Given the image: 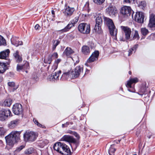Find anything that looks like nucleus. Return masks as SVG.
<instances>
[{"mask_svg": "<svg viewBox=\"0 0 155 155\" xmlns=\"http://www.w3.org/2000/svg\"><path fill=\"white\" fill-rule=\"evenodd\" d=\"M10 53L9 49H7L0 52V59H7Z\"/></svg>", "mask_w": 155, "mask_h": 155, "instance_id": "obj_21", "label": "nucleus"}, {"mask_svg": "<svg viewBox=\"0 0 155 155\" xmlns=\"http://www.w3.org/2000/svg\"><path fill=\"white\" fill-rule=\"evenodd\" d=\"M72 74L71 71L64 72L62 74L61 80L62 81L68 80L69 78H72Z\"/></svg>", "mask_w": 155, "mask_h": 155, "instance_id": "obj_20", "label": "nucleus"}, {"mask_svg": "<svg viewBox=\"0 0 155 155\" xmlns=\"http://www.w3.org/2000/svg\"><path fill=\"white\" fill-rule=\"evenodd\" d=\"M50 54L51 55V57H52L53 60L54 59L57 58L58 57V54L57 52H54L52 54Z\"/></svg>", "mask_w": 155, "mask_h": 155, "instance_id": "obj_46", "label": "nucleus"}, {"mask_svg": "<svg viewBox=\"0 0 155 155\" xmlns=\"http://www.w3.org/2000/svg\"><path fill=\"white\" fill-rule=\"evenodd\" d=\"M61 140L69 143L72 149L74 150H75L79 145V143L78 140L75 139L73 137L69 135L64 136L61 138Z\"/></svg>", "mask_w": 155, "mask_h": 155, "instance_id": "obj_4", "label": "nucleus"}, {"mask_svg": "<svg viewBox=\"0 0 155 155\" xmlns=\"http://www.w3.org/2000/svg\"><path fill=\"white\" fill-rule=\"evenodd\" d=\"M104 21L108 27L111 35L112 36H115L114 39H117L116 35L117 33V30L112 20L109 18L104 17Z\"/></svg>", "mask_w": 155, "mask_h": 155, "instance_id": "obj_3", "label": "nucleus"}, {"mask_svg": "<svg viewBox=\"0 0 155 155\" xmlns=\"http://www.w3.org/2000/svg\"><path fill=\"white\" fill-rule=\"evenodd\" d=\"M58 65L55 64H54V65L52 66V69L54 71H55L56 69L58 68Z\"/></svg>", "mask_w": 155, "mask_h": 155, "instance_id": "obj_55", "label": "nucleus"}, {"mask_svg": "<svg viewBox=\"0 0 155 155\" xmlns=\"http://www.w3.org/2000/svg\"><path fill=\"white\" fill-rule=\"evenodd\" d=\"M61 73V70L52 73L50 76H49L50 81L52 82L57 81L59 79V74Z\"/></svg>", "mask_w": 155, "mask_h": 155, "instance_id": "obj_16", "label": "nucleus"}, {"mask_svg": "<svg viewBox=\"0 0 155 155\" xmlns=\"http://www.w3.org/2000/svg\"><path fill=\"white\" fill-rule=\"evenodd\" d=\"M23 71H24L25 70L28 69L29 68V64L27 61H25V64L22 65Z\"/></svg>", "mask_w": 155, "mask_h": 155, "instance_id": "obj_36", "label": "nucleus"}, {"mask_svg": "<svg viewBox=\"0 0 155 155\" xmlns=\"http://www.w3.org/2000/svg\"><path fill=\"white\" fill-rule=\"evenodd\" d=\"M33 121L35 124L37 125L38 127L42 128H44V126H43L41 124L39 123L38 120H37L36 119L34 118L33 119Z\"/></svg>", "mask_w": 155, "mask_h": 155, "instance_id": "obj_38", "label": "nucleus"}, {"mask_svg": "<svg viewBox=\"0 0 155 155\" xmlns=\"http://www.w3.org/2000/svg\"><path fill=\"white\" fill-rule=\"evenodd\" d=\"M105 0H93V2L97 5H102L105 1Z\"/></svg>", "mask_w": 155, "mask_h": 155, "instance_id": "obj_40", "label": "nucleus"}, {"mask_svg": "<svg viewBox=\"0 0 155 155\" xmlns=\"http://www.w3.org/2000/svg\"><path fill=\"white\" fill-rule=\"evenodd\" d=\"M81 52L84 55L89 54L90 52L89 47L87 45H84L81 48Z\"/></svg>", "mask_w": 155, "mask_h": 155, "instance_id": "obj_23", "label": "nucleus"}, {"mask_svg": "<svg viewBox=\"0 0 155 155\" xmlns=\"http://www.w3.org/2000/svg\"><path fill=\"white\" fill-rule=\"evenodd\" d=\"M24 147V146L21 145L18 147H17L15 150V151L17 152H19L21 150H22Z\"/></svg>", "mask_w": 155, "mask_h": 155, "instance_id": "obj_47", "label": "nucleus"}, {"mask_svg": "<svg viewBox=\"0 0 155 155\" xmlns=\"http://www.w3.org/2000/svg\"><path fill=\"white\" fill-rule=\"evenodd\" d=\"M61 59H58L55 61L54 64L58 65V64L61 62Z\"/></svg>", "mask_w": 155, "mask_h": 155, "instance_id": "obj_56", "label": "nucleus"}, {"mask_svg": "<svg viewBox=\"0 0 155 155\" xmlns=\"http://www.w3.org/2000/svg\"><path fill=\"white\" fill-rule=\"evenodd\" d=\"M148 27L151 28H155V15L152 13L150 15Z\"/></svg>", "mask_w": 155, "mask_h": 155, "instance_id": "obj_18", "label": "nucleus"}, {"mask_svg": "<svg viewBox=\"0 0 155 155\" xmlns=\"http://www.w3.org/2000/svg\"><path fill=\"white\" fill-rule=\"evenodd\" d=\"M10 61L8 60V61L5 62H0V73L2 74L4 73L6 70L7 69V65H9Z\"/></svg>", "mask_w": 155, "mask_h": 155, "instance_id": "obj_19", "label": "nucleus"}, {"mask_svg": "<svg viewBox=\"0 0 155 155\" xmlns=\"http://www.w3.org/2000/svg\"><path fill=\"white\" fill-rule=\"evenodd\" d=\"M53 148L54 150L62 155L71 154V152L69 147L63 143L59 142L55 143Z\"/></svg>", "mask_w": 155, "mask_h": 155, "instance_id": "obj_2", "label": "nucleus"}, {"mask_svg": "<svg viewBox=\"0 0 155 155\" xmlns=\"http://www.w3.org/2000/svg\"><path fill=\"white\" fill-rule=\"evenodd\" d=\"M124 1L126 3H129L130 4L134 3H133V0H124Z\"/></svg>", "mask_w": 155, "mask_h": 155, "instance_id": "obj_53", "label": "nucleus"}, {"mask_svg": "<svg viewBox=\"0 0 155 155\" xmlns=\"http://www.w3.org/2000/svg\"><path fill=\"white\" fill-rule=\"evenodd\" d=\"M35 28L36 30L39 31L41 30V27L38 24H37L35 26Z\"/></svg>", "mask_w": 155, "mask_h": 155, "instance_id": "obj_50", "label": "nucleus"}, {"mask_svg": "<svg viewBox=\"0 0 155 155\" xmlns=\"http://www.w3.org/2000/svg\"><path fill=\"white\" fill-rule=\"evenodd\" d=\"M83 71L82 65L77 66L74 69V71H71L72 74V78H78Z\"/></svg>", "mask_w": 155, "mask_h": 155, "instance_id": "obj_9", "label": "nucleus"}, {"mask_svg": "<svg viewBox=\"0 0 155 155\" xmlns=\"http://www.w3.org/2000/svg\"><path fill=\"white\" fill-rule=\"evenodd\" d=\"M21 70L23 71V68L22 65L18 64L17 66V71H20Z\"/></svg>", "mask_w": 155, "mask_h": 155, "instance_id": "obj_48", "label": "nucleus"}, {"mask_svg": "<svg viewBox=\"0 0 155 155\" xmlns=\"http://www.w3.org/2000/svg\"><path fill=\"white\" fill-rule=\"evenodd\" d=\"M96 24L94 27V30L96 31H100L101 30V25L102 20L101 17L98 16L96 19Z\"/></svg>", "mask_w": 155, "mask_h": 155, "instance_id": "obj_15", "label": "nucleus"}, {"mask_svg": "<svg viewBox=\"0 0 155 155\" xmlns=\"http://www.w3.org/2000/svg\"><path fill=\"white\" fill-rule=\"evenodd\" d=\"M0 39H5L3 37L0 35Z\"/></svg>", "mask_w": 155, "mask_h": 155, "instance_id": "obj_64", "label": "nucleus"}, {"mask_svg": "<svg viewBox=\"0 0 155 155\" xmlns=\"http://www.w3.org/2000/svg\"><path fill=\"white\" fill-rule=\"evenodd\" d=\"M141 34L144 36L146 35L149 32L148 30L145 28H141Z\"/></svg>", "mask_w": 155, "mask_h": 155, "instance_id": "obj_37", "label": "nucleus"}, {"mask_svg": "<svg viewBox=\"0 0 155 155\" xmlns=\"http://www.w3.org/2000/svg\"><path fill=\"white\" fill-rule=\"evenodd\" d=\"M8 85L10 87L12 88H13V91L15 90L17 88H15V83L13 82H9L8 83Z\"/></svg>", "mask_w": 155, "mask_h": 155, "instance_id": "obj_39", "label": "nucleus"}, {"mask_svg": "<svg viewBox=\"0 0 155 155\" xmlns=\"http://www.w3.org/2000/svg\"><path fill=\"white\" fill-rule=\"evenodd\" d=\"M2 78H2V76H1L0 74V82H1L2 81Z\"/></svg>", "mask_w": 155, "mask_h": 155, "instance_id": "obj_59", "label": "nucleus"}, {"mask_svg": "<svg viewBox=\"0 0 155 155\" xmlns=\"http://www.w3.org/2000/svg\"><path fill=\"white\" fill-rule=\"evenodd\" d=\"M138 45L136 44L134 46L131 48L132 50L133 51H135V52L138 47Z\"/></svg>", "mask_w": 155, "mask_h": 155, "instance_id": "obj_52", "label": "nucleus"}, {"mask_svg": "<svg viewBox=\"0 0 155 155\" xmlns=\"http://www.w3.org/2000/svg\"><path fill=\"white\" fill-rule=\"evenodd\" d=\"M72 134L74 135L78 140L80 138L79 135L75 132H72Z\"/></svg>", "mask_w": 155, "mask_h": 155, "instance_id": "obj_51", "label": "nucleus"}, {"mask_svg": "<svg viewBox=\"0 0 155 155\" xmlns=\"http://www.w3.org/2000/svg\"><path fill=\"white\" fill-rule=\"evenodd\" d=\"M138 7L142 8L144 10L147 6V3L145 1L143 0L142 1H138Z\"/></svg>", "mask_w": 155, "mask_h": 155, "instance_id": "obj_28", "label": "nucleus"}, {"mask_svg": "<svg viewBox=\"0 0 155 155\" xmlns=\"http://www.w3.org/2000/svg\"><path fill=\"white\" fill-rule=\"evenodd\" d=\"M138 81V79L137 78H130L129 80L127 81V83L126 84V87L128 88V90L130 92H134V87L132 86L131 84L133 83H136Z\"/></svg>", "mask_w": 155, "mask_h": 155, "instance_id": "obj_8", "label": "nucleus"}, {"mask_svg": "<svg viewBox=\"0 0 155 155\" xmlns=\"http://www.w3.org/2000/svg\"><path fill=\"white\" fill-rule=\"evenodd\" d=\"M138 0H133V3H136L137 4H138Z\"/></svg>", "mask_w": 155, "mask_h": 155, "instance_id": "obj_58", "label": "nucleus"}, {"mask_svg": "<svg viewBox=\"0 0 155 155\" xmlns=\"http://www.w3.org/2000/svg\"><path fill=\"white\" fill-rule=\"evenodd\" d=\"M53 59L51 54H49L47 58H45L44 60V62L45 64H50L53 61Z\"/></svg>", "mask_w": 155, "mask_h": 155, "instance_id": "obj_34", "label": "nucleus"}, {"mask_svg": "<svg viewBox=\"0 0 155 155\" xmlns=\"http://www.w3.org/2000/svg\"><path fill=\"white\" fill-rule=\"evenodd\" d=\"M65 10L63 11V12L67 16H71L74 11V8H71L69 6H67L66 4L65 5Z\"/></svg>", "mask_w": 155, "mask_h": 155, "instance_id": "obj_17", "label": "nucleus"}, {"mask_svg": "<svg viewBox=\"0 0 155 155\" xmlns=\"http://www.w3.org/2000/svg\"><path fill=\"white\" fill-rule=\"evenodd\" d=\"M74 52V51L70 47H68L64 50V53L67 56H69Z\"/></svg>", "mask_w": 155, "mask_h": 155, "instance_id": "obj_27", "label": "nucleus"}, {"mask_svg": "<svg viewBox=\"0 0 155 155\" xmlns=\"http://www.w3.org/2000/svg\"><path fill=\"white\" fill-rule=\"evenodd\" d=\"M35 149L33 147H31L26 149L25 152L24 153L26 155H29L34 153Z\"/></svg>", "mask_w": 155, "mask_h": 155, "instance_id": "obj_32", "label": "nucleus"}, {"mask_svg": "<svg viewBox=\"0 0 155 155\" xmlns=\"http://www.w3.org/2000/svg\"><path fill=\"white\" fill-rule=\"evenodd\" d=\"M32 78L35 81H38L39 78L37 74L36 73H34L32 75Z\"/></svg>", "mask_w": 155, "mask_h": 155, "instance_id": "obj_41", "label": "nucleus"}, {"mask_svg": "<svg viewBox=\"0 0 155 155\" xmlns=\"http://www.w3.org/2000/svg\"><path fill=\"white\" fill-rule=\"evenodd\" d=\"M37 136L36 134L33 132L27 131L24 134L23 137L26 141L32 142L36 139Z\"/></svg>", "mask_w": 155, "mask_h": 155, "instance_id": "obj_6", "label": "nucleus"}, {"mask_svg": "<svg viewBox=\"0 0 155 155\" xmlns=\"http://www.w3.org/2000/svg\"><path fill=\"white\" fill-rule=\"evenodd\" d=\"M39 154H40V155H42L41 151L38 153V154L39 155Z\"/></svg>", "mask_w": 155, "mask_h": 155, "instance_id": "obj_63", "label": "nucleus"}, {"mask_svg": "<svg viewBox=\"0 0 155 155\" xmlns=\"http://www.w3.org/2000/svg\"><path fill=\"white\" fill-rule=\"evenodd\" d=\"M48 143V141L46 139H44L39 141L38 143V146L41 148L43 147Z\"/></svg>", "mask_w": 155, "mask_h": 155, "instance_id": "obj_25", "label": "nucleus"}, {"mask_svg": "<svg viewBox=\"0 0 155 155\" xmlns=\"http://www.w3.org/2000/svg\"><path fill=\"white\" fill-rule=\"evenodd\" d=\"M132 11L130 7L125 6L121 8L120 12L123 15L128 16L130 15Z\"/></svg>", "mask_w": 155, "mask_h": 155, "instance_id": "obj_13", "label": "nucleus"}, {"mask_svg": "<svg viewBox=\"0 0 155 155\" xmlns=\"http://www.w3.org/2000/svg\"><path fill=\"white\" fill-rule=\"evenodd\" d=\"M13 55L17 62L19 63L22 61V58L21 56L19 55L18 52V51H17Z\"/></svg>", "mask_w": 155, "mask_h": 155, "instance_id": "obj_30", "label": "nucleus"}, {"mask_svg": "<svg viewBox=\"0 0 155 155\" xmlns=\"http://www.w3.org/2000/svg\"><path fill=\"white\" fill-rule=\"evenodd\" d=\"M70 124H72L73 122H67L66 123L63 124L62 125V128H65L68 127V125H69Z\"/></svg>", "mask_w": 155, "mask_h": 155, "instance_id": "obj_42", "label": "nucleus"}, {"mask_svg": "<svg viewBox=\"0 0 155 155\" xmlns=\"http://www.w3.org/2000/svg\"><path fill=\"white\" fill-rule=\"evenodd\" d=\"M21 131H12L5 137L7 144L12 147L15 143L20 140Z\"/></svg>", "mask_w": 155, "mask_h": 155, "instance_id": "obj_1", "label": "nucleus"}, {"mask_svg": "<svg viewBox=\"0 0 155 155\" xmlns=\"http://www.w3.org/2000/svg\"><path fill=\"white\" fill-rule=\"evenodd\" d=\"M147 39H155V33H152Z\"/></svg>", "mask_w": 155, "mask_h": 155, "instance_id": "obj_49", "label": "nucleus"}, {"mask_svg": "<svg viewBox=\"0 0 155 155\" xmlns=\"http://www.w3.org/2000/svg\"><path fill=\"white\" fill-rule=\"evenodd\" d=\"M78 18L76 17L75 18L74 20H71V21H72V23L73 24L74 23V26L75 25V24L77 23L78 21Z\"/></svg>", "mask_w": 155, "mask_h": 155, "instance_id": "obj_54", "label": "nucleus"}, {"mask_svg": "<svg viewBox=\"0 0 155 155\" xmlns=\"http://www.w3.org/2000/svg\"><path fill=\"white\" fill-rule=\"evenodd\" d=\"M7 45L5 39H0V46H6Z\"/></svg>", "mask_w": 155, "mask_h": 155, "instance_id": "obj_44", "label": "nucleus"}, {"mask_svg": "<svg viewBox=\"0 0 155 155\" xmlns=\"http://www.w3.org/2000/svg\"><path fill=\"white\" fill-rule=\"evenodd\" d=\"M99 54L98 51H95L87 60V63H91L97 60Z\"/></svg>", "mask_w": 155, "mask_h": 155, "instance_id": "obj_14", "label": "nucleus"}, {"mask_svg": "<svg viewBox=\"0 0 155 155\" xmlns=\"http://www.w3.org/2000/svg\"><path fill=\"white\" fill-rule=\"evenodd\" d=\"M122 33L124 34L125 39H130L131 34V29L127 26H120Z\"/></svg>", "mask_w": 155, "mask_h": 155, "instance_id": "obj_11", "label": "nucleus"}, {"mask_svg": "<svg viewBox=\"0 0 155 155\" xmlns=\"http://www.w3.org/2000/svg\"><path fill=\"white\" fill-rule=\"evenodd\" d=\"M11 112L9 109H2L0 110V120H5L8 116H11Z\"/></svg>", "mask_w": 155, "mask_h": 155, "instance_id": "obj_7", "label": "nucleus"}, {"mask_svg": "<svg viewBox=\"0 0 155 155\" xmlns=\"http://www.w3.org/2000/svg\"><path fill=\"white\" fill-rule=\"evenodd\" d=\"M78 31L83 34H89L91 31L90 25L86 23L80 24L78 26Z\"/></svg>", "mask_w": 155, "mask_h": 155, "instance_id": "obj_5", "label": "nucleus"}, {"mask_svg": "<svg viewBox=\"0 0 155 155\" xmlns=\"http://www.w3.org/2000/svg\"><path fill=\"white\" fill-rule=\"evenodd\" d=\"M115 151L116 149L114 148V145H112L108 150V153L110 155H114Z\"/></svg>", "mask_w": 155, "mask_h": 155, "instance_id": "obj_33", "label": "nucleus"}, {"mask_svg": "<svg viewBox=\"0 0 155 155\" xmlns=\"http://www.w3.org/2000/svg\"><path fill=\"white\" fill-rule=\"evenodd\" d=\"M140 38L138 34V31H135V33L133 36V38H136L139 39Z\"/></svg>", "mask_w": 155, "mask_h": 155, "instance_id": "obj_45", "label": "nucleus"}, {"mask_svg": "<svg viewBox=\"0 0 155 155\" xmlns=\"http://www.w3.org/2000/svg\"><path fill=\"white\" fill-rule=\"evenodd\" d=\"M145 16L144 14L142 12H136L134 15V20L137 22L140 23H143Z\"/></svg>", "mask_w": 155, "mask_h": 155, "instance_id": "obj_12", "label": "nucleus"}, {"mask_svg": "<svg viewBox=\"0 0 155 155\" xmlns=\"http://www.w3.org/2000/svg\"><path fill=\"white\" fill-rule=\"evenodd\" d=\"M107 11L110 15H114L116 13V10H115V7L111 6L108 7L106 9Z\"/></svg>", "mask_w": 155, "mask_h": 155, "instance_id": "obj_24", "label": "nucleus"}, {"mask_svg": "<svg viewBox=\"0 0 155 155\" xmlns=\"http://www.w3.org/2000/svg\"><path fill=\"white\" fill-rule=\"evenodd\" d=\"M18 121V120H15L11 121L8 124V127L12 129L14 128L17 125Z\"/></svg>", "mask_w": 155, "mask_h": 155, "instance_id": "obj_26", "label": "nucleus"}, {"mask_svg": "<svg viewBox=\"0 0 155 155\" xmlns=\"http://www.w3.org/2000/svg\"><path fill=\"white\" fill-rule=\"evenodd\" d=\"M12 100L10 98L6 99L3 103V105L5 106L9 107L12 104Z\"/></svg>", "mask_w": 155, "mask_h": 155, "instance_id": "obj_31", "label": "nucleus"}, {"mask_svg": "<svg viewBox=\"0 0 155 155\" xmlns=\"http://www.w3.org/2000/svg\"><path fill=\"white\" fill-rule=\"evenodd\" d=\"M133 51L132 50V49L131 48L128 51V56H130L132 54V51Z\"/></svg>", "mask_w": 155, "mask_h": 155, "instance_id": "obj_57", "label": "nucleus"}, {"mask_svg": "<svg viewBox=\"0 0 155 155\" xmlns=\"http://www.w3.org/2000/svg\"><path fill=\"white\" fill-rule=\"evenodd\" d=\"M74 24L72 23V21H70L66 27L60 30V31L62 32H65L68 31L72 27L74 26Z\"/></svg>", "mask_w": 155, "mask_h": 155, "instance_id": "obj_22", "label": "nucleus"}, {"mask_svg": "<svg viewBox=\"0 0 155 155\" xmlns=\"http://www.w3.org/2000/svg\"><path fill=\"white\" fill-rule=\"evenodd\" d=\"M13 113L15 115H19L22 114L23 109L21 104L18 103L15 104L12 107Z\"/></svg>", "mask_w": 155, "mask_h": 155, "instance_id": "obj_10", "label": "nucleus"}, {"mask_svg": "<svg viewBox=\"0 0 155 155\" xmlns=\"http://www.w3.org/2000/svg\"><path fill=\"white\" fill-rule=\"evenodd\" d=\"M51 13L53 15H55V12L54 11L52 10L51 11Z\"/></svg>", "mask_w": 155, "mask_h": 155, "instance_id": "obj_60", "label": "nucleus"}, {"mask_svg": "<svg viewBox=\"0 0 155 155\" xmlns=\"http://www.w3.org/2000/svg\"><path fill=\"white\" fill-rule=\"evenodd\" d=\"M11 41L12 43L16 47L23 44L22 42L21 41H19L18 39H11Z\"/></svg>", "mask_w": 155, "mask_h": 155, "instance_id": "obj_29", "label": "nucleus"}, {"mask_svg": "<svg viewBox=\"0 0 155 155\" xmlns=\"http://www.w3.org/2000/svg\"><path fill=\"white\" fill-rule=\"evenodd\" d=\"M5 133V130L3 127H0V136L4 135Z\"/></svg>", "mask_w": 155, "mask_h": 155, "instance_id": "obj_43", "label": "nucleus"}, {"mask_svg": "<svg viewBox=\"0 0 155 155\" xmlns=\"http://www.w3.org/2000/svg\"><path fill=\"white\" fill-rule=\"evenodd\" d=\"M89 70H87V69H86V71L85 74L86 73L88 74L89 73Z\"/></svg>", "mask_w": 155, "mask_h": 155, "instance_id": "obj_61", "label": "nucleus"}, {"mask_svg": "<svg viewBox=\"0 0 155 155\" xmlns=\"http://www.w3.org/2000/svg\"><path fill=\"white\" fill-rule=\"evenodd\" d=\"M53 43L52 50L54 51L55 50L57 46L60 43V41L59 39L53 40L52 41Z\"/></svg>", "mask_w": 155, "mask_h": 155, "instance_id": "obj_35", "label": "nucleus"}, {"mask_svg": "<svg viewBox=\"0 0 155 155\" xmlns=\"http://www.w3.org/2000/svg\"><path fill=\"white\" fill-rule=\"evenodd\" d=\"M142 146V143L140 142L139 144V147L140 148H141L140 147Z\"/></svg>", "mask_w": 155, "mask_h": 155, "instance_id": "obj_62", "label": "nucleus"}]
</instances>
